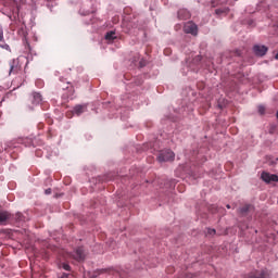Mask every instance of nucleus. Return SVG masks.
Listing matches in <instances>:
<instances>
[{
	"label": "nucleus",
	"mask_w": 278,
	"mask_h": 278,
	"mask_svg": "<svg viewBox=\"0 0 278 278\" xmlns=\"http://www.w3.org/2000/svg\"><path fill=\"white\" fill-rule=\"evenodd\" d=\"M0 47L1 49H5L7 51L10 50V46L5 43V40L3 39V27L0 26Z\"/></svg>",
	"instance_id": "7"
},
{
	"label": "nucleus",
	"mask_w": 278,
	"mask_h": 278,
	"mask_svg": "<svg viewBox=\"0 0 278 278\" xmlns=\"http://www.w3.org/2000/svg\"><path fill=\"white\" fill-rule=\"evenodd\" d=\"M72 257L74 260H76V262H84V260L86 258V253H84V248H78L74 254L72 255Z\"/></svg>",
	"instance_id": "4"
},
{
	"label": "nucleus",
	"mask_w": 278,
	"mask_h": 278,
	"mask_svg": "<svg viewBox=\"0 0 278 278\" xmlns=\"http://www.w3.org/2000/svg\"><path fill=\"white\" fill-rule=\"evenodd\" d=\"M17 68L14 67V65H11V70H10V75H12V73H16Z\"/></svg>",
	"instance_id": "14"
},
{
	"label": "nucleus",
	"mask_w": 278,
	"mask_h": 278,
	"mask_svg": "<svg viewBox=\"0 0 278 278\" xmlns=\"http://www.w3.org/2000/svg\"><path fill=\"white\" fill-rule=\"evenodd\" d=\"M249 210H251V205H245L241 208V213L244 214V213L249 212Z\"/></svg>",
	"instance_id": "11"
},
{
	"label": "nucleus",
	"mask_w": 278,
	"mask_h": 278,
	"mask_svg": "<svg viewBox=\"0 0 278 278\" xmlns=\"http://www.w3.org/2000/svg\"><path fill=\"white\" fill-rule=\"evenodd\" d=\"M61 278H68V275L64 274Z\"/></svg>",
	"instance_id": "19"
},
{
	"label": "nucleus",
	"mask_w": 278,
	"mask_h": 278,
	"mask_svg": "<svg viewBox=\"0 0 278 278\" xmlns=\"http://www.w3.org/2000/svg\"><path fill=\"white\" fill-rule=\"evenodd\" d=\"M208 233H210L211 236H214V233H216V230H215V229H208Z\"/></svg>",
	"instance_id": "15"
},
{
	"label": "nucleus",
	"mask_w": 278,
	"mask_h": 278,
	"mask_svg": "<svg viewBox=\"0 0 278 278\" xmlns=\"http://www.w3.org/2000/svg\"><path fill=\"white\" fill-rule=\"evenodd\" d=\"M11 216L9 212H0V225H5Z\"/></svg>",
	"instance_id": "6"
},
{
	"label": "nucleus",
	"mask_w": 278,
	"mask_h": 278,
	"mask_svg": "<svg viewBox=\"0 0 278 278\" xmlns=\"http://www.w3.org/2000/svg\"><path fill=\"white\" fill-rule=\"evenodd\" d=\"M215 12H216V14H223V12H225V11H223L222 9H217Z\"/></svg>",
	"instance_id": "17"
},
{
	"label": "nucleus",
	"mask_w": 278,
	"mask_h": 278,
	"mask_svg": "<svg viewBox=\"0 0 278 278\" xmlns=\"http://www.w3.org/2000/svg\"><path fill=\"white\" fill-rule=\"evenodd\" d=\"M175 160V153L170 150H164L159 155V162H173Z\"/></svg>",
	"instance_id": "1"
},
{
	"label": "nucleus",
	"mask_w": 278,
	"mask_h": 278,
	"mask_svg": "<svg viewBox=\"0 0 278 278\" xmlns=\"http://www.w3.org/2000/svg\"><path fill=\"white\" fill-rule=\"evenodd\" d=\"M63 268H64V270H71V266L67 264L63 265Z\"/></svg>",
	"instance_id": "16"
},
{
	"label": "nucleus",
	"mask_w": 278,
	"mask_h": 278,
	"mask_svg": "<svg viewBox=\"0 0 278 278\" xmlns=\"http://www.w3.org/2000/svg\"><path fill=\"white\" fill-rule=\"evenodd\" d=\"M186 34H192V36H197V24L192 22H187L184 27Z\"/></svg>",
	"instance_id": "3"
},
{
	"label": "nucleus",
	"mask_w": 278,
	"mask_h": 278,
	"mask_svg": "<svg viewBox=\"0 0 278 278\" xmlns=\"http://www.w3.org/2000/svg\"><path fill=\"white\" fill-rule=\"evenodd\" d=\"M268 51V48L266 46H254V53L256 55H266V52Z\"/></svg>",
	"instance_id": "5"
},
{
	"label": "nucleus",
	"mask_w": 278,
	"mask_h": 278,
	"mask_svg": "<svg viewBox=\"0 0 278 278\" xmlns=\"http://www.w3.org/2000/svg\"><path fill=\"white\" fill-rule=\"evenodd\" d=\"M181 12H182V11H179V12H178V16H179V18H181Z\"/></svg>",
	"instance_id": "20"
},
{
	"label": "nucleus",
	"mask_w": 278,
	"mask_h": 278,
	"mask_svg": "<svg viewBox=\"0 0 278 278\" xmlns=\"http://www.w3.org/2000/svg\"><path fill=\"white\" fill-rule=\"evenodd\" d=\"M33 99L34 103H40V101H42V96H40V93H34Z\"/></svg>",
	"instance_id": "9"
},
{
	"label": "nucleus",
	"mask_w": 278,
	"mask_h": 278,
	"mask_svg": "<svg viewBox=\"0 0 278 278\" xmlns=\"http://www.w3.org/2000/svg\"><path fill=\"white\" fill-rule=\"evenodd\" d=\"M227 208H228V210H230V208H231V206L228 204V205H227Z\"/></svg>",
	"instance_id": "21"
},
{
	"label": "nucleus",
	"mask_w": 278,
	"mask_h": 278,
	"mask_svg": "<svg viewBox=\"0 0 278 278\" xmlns=\"http://www.w3.org/2000/svg\"><path fill=\"white\" fill-rule=\"evenodd\" d=\"M105 38L108 40H114V38H116V34L114 31H110L106 34Z\"/></svg>",
	"instance_id": "10"
},
{
	"label": "nucleus",
	"mask_w": 278,
	"mask_h": 278,
	"mask_svg": "<svg viewBox=\"0 0 278 278\" xmlns=\"http://www.w3.org/2000/svg\"><path fill=\"white\" fill-rule=\"evenodd\" d=\"M264 112H266V108L260 105L258 106V114H264Z\"/></svg>",
	"instance_id": "13"
},
{
	"label": "nucleus",
	"mask_w": 278,
	"mask_h": 278,
	"mask_svg": "<svg viewBox=\"0 0 278 278\" xmlns=\"http://www.w3.org/2000/svg\"><path fill=\"white\" fill-rule=\"evenodd\" d=\"M261 179H263L265 184H274L278 181V176L268 172H263L261 175Z\"/></svg>",
	"instance_id": "2"
},
{
	"label": "nucleus",
	"mask_w": 278,
	"mask_h": 278,
	"mask_svg": "<svg viewBox=\"0 0 278 278\" xmlns=\"http://www.w3.org/2000/svg\"><path fill=\"white\" fill-rule=\"evenodd\" d=\"M46 194H51V189H47Z\"/></svg>",
	"instance_id": "18"
},
{
	"label": "nucleus",
	"mask_w": 278,
	"mask_h": 278,
	"mask_svg": "<svg viewBox=\"0 0 278 278\" xmlns=\"http://www.w3.org/2000/svg\"><path fill=\"white\" fill-rule=\"evenodd\" d=\"M86 112V104H78L74 108V114H77V116L84 114Z\"/></svg>",
	"instance_id": "8"
},
{
	"label": "nucleus",
	"mask_w": 278,
	"mask_h": 278,
	"mask_svg": "<svg viewBox=\"0 0 278 278\" xmlns=\"http://www.w3.org/2000/svg\"><path fill=\"white\" fill-rule=\"evenodd\" d=\"M249 278H264V273L257 275H251Z\"/></svg>",
	"instance_id": "12"
}]
</instances>
